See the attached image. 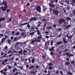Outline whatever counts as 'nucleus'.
Listing matches in <instances>:
<instances>
[{"label":"nucleus","instance_id":"obj_1","mask_svg":"<svg viewBox=\"0 0 75 75\" xmlns=\"http://www.w3.org/2000/svg\"><path fill=\"white\" fill-rule=\"evenodd\" d=\"M2 4L4 6V7L1 6V8L4 12H5L6 10L8 8V6L7 5L8 3L7 1H4L2 2Z\"/></svg>","mask_w":75,"mask_h":75},{"label":"nucleus","instance_id":"obj_2","mask_svg":"<svg viewBox=\"0 0 75 75\" xmlns=\"http://www.w3.org/2000/svg\"><path fill=\"white\" fill-rule=\"evenodd\" d=\"M35 40H32L31 42V43L32 44H33L34 43V42H40V39H38V38H35Z\"/></svg>","mask_w":75,"mask_h":75},{"label":"nucleus","instance_id":"obj_3","mask_svg":"<svg viewBox=\"0 0 75 75\" xmlns=\"http://www.w3.org/2000/svg\"><path fill=\"white\" fill-rule=\"evenodd\" d=\"M7 38H8V36H7V35H5V38H3L1 40V43L3 44V43L4 42L5 40H6L7 39Z\"/></svg>","mask_w":75,"mask_h":75},{"label":"nucleus","instance_id":"obj_4","mask_svg":"<svg viewBox=\"0 0 75 75\" xmlns=\"http://www.w3.org/2000/svg\"><path fill=\"white\" fill-rule=\"evenodd\" d=\"M64 22L65 19L63 18L60 19L59 20V23L61 24H62V23H64Z\"/></svg>","mask_w":75,"mask_h":75},{"label":"nucleus","instance_id":"obj_5","mask_svg":"<svg viewBox=\"0 0 75 75\" xmlns=\"http://www.w3.org/2000/svg\"><path fill=\"white\" fill-rule=\"evenodd\" d=\"M53 13L55 14H56V15H58V13H59V12H58V11L57 10H55L54 9H53Z\"/></svg>","mask_w":75,"mask_h":75},{"label":"nucleus","instance_id":"obj_6","mask_svg":"<svg viewBox=\"0 0 75 75\" xmlns=\"http://www.w3.org/2000/svg\"><path fill=\"white\" fill-rule=\"evenodd\" d=\"M36 10L38 11H39V12L41 11V7L40 6H38L36 7Z\"/></svg>","mask_w":75,"mask_h":75},{"label":"nucleus","instance_id":"obj_7","mask_svg":"<svg viewBox=\"0 0 75 75\" xmlns=\"http://www.w3.org/2000/svg\"><path fill=\"white\" fill-rule=\"evenodd\" d=\"M33 20L36 21V20H37V18L36 17H33L30 19V21H33Z\"/></svg>","mask_w":75,"mask_h":75},{"label":"nucleus","instance_id":"obj_8","mask_svg":"<svg viewBox=\"0 0 75 75\" xmlns=\"http://www.w3.org/2000/svg\"><path fill=\"white\" fill-rule=\"evenodd\" d=\"M35 26H34V25H33L32 26V27L31 29H30V30H31V31H33H33L34 30H35Z\"/></svg>","mask_w":75,"mask_h":75},{"label":"nucleus","instance_id":"obj_9","mask_svg":"<svg viewBox=\"0 0 75 75\" xmlns=\"http://www.w3.org/2000/svg\"><path fill=\"white\" fill-rule=\"evenodd\" d=\"M71 27H72V25H69L65 27V29H68V28H70Z\"/></svg>","mask_w":75,"mask_h":75},{"label":"nucleus","instance_id":"obj_10","mask_svg":"<svg viewBox=\"0 0 75 75\" xmlns=\"http://www.w3.org/2000/svg\"><path fill=\"white\" fill-rule=\"evenodd\" d=\"M49 5L50 6V7H51L54 8L55 7L54 5L53 4H52V3H50L49 4Z\"/></svg>","mask_w":75,"mask_h":75},{"label":"nucleus","instance_id":"obj_11","mask_svg":"<svg viewBox=\"0 0 75 75\" xmlns=\"http://www.w3.org/2000/svg\"><path fill=\"white\" fill-rule=\"evenodd\" d=\"M6 20V18H0V21H5Z\"/></svg>","mask_w":75,"mask_h":75},{"label":"nucleus","instance_id":"obj_12","mask_svg":"<svg viewBox=\"0 0 75 75\" xmlns=\"http://www.w3.org/2000/svg\"><path fill=\"white\" fill-rule=\"evenodd\" d=\"M38 25L37 26V27H38L40 26V24H42V23L40 21L38 22Z\"/></svg>","mask_w":75,"mask_h":75},{"label":"nucleus","instance_id":"obj_13","mask_svg":"<svg viewBox=\"0 0 75 75\" xmlns=\"http://www.w3.org/2000/svg\"><path fill=\"white\" fill-rule=\"evenodd\" d=\"M54 48H55V47H52V48L50 49V51H54Z\"/></svg>","mask_w":75,"mask_h":75},{"label":"nucleus","instance_id":"obj_14","mask_svg":"<svg viewBox=\"0 0 75 75\" xmlns=\"http://www.w3.org/2000/svg\"><path fill=\"white\" fill-rule=\"evenodd\" d=\"M30 23V22H29L27 23H25L23 24H21L20 25H21V26L22 25H26L27 24H29V23Z\"/></svg>","mask_w":75,"mask_h":75},{"label":"nucleus","instance_id":"obj_15","mask_svg":"<svg viewBox=\"0 0 75 75\" xmlns=\"http://www.w3.org/2000/svg\"><path fill=\"white\" fill-rule=\"evenodd\" d=\"M34 33H35V32H33L32 33H29V35H31V37H32L34 35Z\"/></svg>","mask_w":75,"mask_h":75},{"label":"nucleus","instance_id":"obj_16","mask_svg":"<svg viewBox=\"0 0 75 75\" xmlns=\"http://www.w3.org/2000/svg\"><path fill=\"white\" fill-rule=\"evenodd\" d=\"M68 24V23L67 22H64V26H67V24Z\"/></svg>","mask_w":75,"mask_h":75},{"label":"nucleus","instance_id":"obj_17","mask_svg":"<svg viewBox=\"0 0 75 75\" xmlns=\"http://www.w3.org/2000/svg\"><path fill=\"white\" fill-rule=\"evenodd\" d=\"M41 31L40 30H38L37 31V34L38 35H40L41 34Z\"/></svg>","mask_w":75,"mask_h":75},{"label":"nucleus","instance_id":"obj_18","mask_svg":"<svg viewBox=\"0 0 75 75\" xmlns=\"http://www.w3.org/2000/svg\"><path fill=\"white\" fill-rule=\"evenodd\" d=\"M7 42L8 44H10L11 42V40L10 39H8L7 40Z\"/></svg>","mask_w":75,"mask_h":75},{"label":"nucleus","instance_id":"obj_19","mask_svg":"<svg viewBox=\"0 0 75 75\" xmlns=\"http://www.w3.org/2000/svg\"><path fill=\"white\" fill-rule=\"evenodd\" d=\"M67 20H68V21H69L71 20V19L69 17H67Z\"/></svg>","mask_w":75,"mask_h":75},{"label":"nucleus","instance_id":"obj_20","mask_svg":"<svg viewBox=\"0 0 75 75\" xmlns=\"http://www.w3.org/2000/svg\"><path fill=\"white\" fill-rule=\"evenodd\" d=\"M66 10H67V8L66 7L63 8V10L64 11L65 13H66Z\"/></svg>","mask_w":75,"mask_h":75},{"label":"nucleus","instance_id":"obj_21","mask_svg":"<svg viewBox=\"0 0 75 75\" xmlns=\"http://www.w3.org/2000/svg\"><path fill=\"white\" fill-rule=\"evenodd\" d=\"M65 64H66V65H69V64H70V63H69V62H67L65 63Z\"/></svg>","mask_w":75,"mask_h":75},{"label":"nucleus","instance_id":"obj_22","mask_svg":"<svg viewBox=\"0 0 75 75\" xmlns=\"http://www.w3.org/2000/svg\"><path fill=\"white\" fill-rule=\"evenodd\" d=\"M35 68V67L34 66H30L29 67V69H31V68Z\"/></svg>","mask_w":75,"mask_h":75},{"label":"nucleus","instance_id":"obj_23","mask_svg":"<svg viewBox=\"0 0 75 75\" xmlns=\"http://www.w3.org/2000/svg\"><path fill=\"white\" fill-rule=\"evenodd\" d=\"M11 18H9V20L7 21V22H8V23H10L11 22Z\"/></svg>","mask_w":75,"mask_h":75},{"label":"nucleus","instance_id":"obj_24","mask_svg":"<svg viewBox=\"0 0 75 75\" xmlns=\"http://www.w3.org/2000/svg\"><path fill=\"white\" fill-rule=\"evenodd\" d=\"M74 11L73 12V15L74 16H75V8L74 9Z\"/></svg>","mask_w":75,"mask_h":75},{"label":"nucleus","instance_id":"obj_25","mask_svg":"<svg viewBox=\"0 0 75 75\" xmlns=\"http://www.w3.org/2000/svg\"><path fill=\"white\" fill-rule=\"evenodd\" d=\"M16 40H17V37L14 38L13 40V41H16Z\"/></svg>","mask_w":75,"mask_h":75},{"label":"nucleus","instance_id":"obj_26","mask_svg":"<svg viewBox=\"0 0 75 75\" xmlns=\"http://www.w3.org/2000/svg\"><path fill=\"white\" fill-rule=\"evenodd\" d=\"M74 35H72L71 36V35H69V37H69V40H70V39H71V38H72V37H73V36Z\"/></svg>","mask_w":75,"mask_h":75},{"label":"nucleus","instance_id":"obj_27","mask_svg":"<svg viewBox=\"0 0 75 75\" xmlns=\"http://www.w3.org/2000/svg\"><path fill=\"white\" fill-rule=\"evenodd\" d=\"M35 61V59L33 58L32 59V63H34Z\"/></svg>","mask_w":75,"mask_h":75},{"label":"nucleus","instance_id":"obj_28","mask_svg":"<svg viewBox=\"0 0 75 75\" xmlns=\"http://www.w3.org/2000/svg\"><path fill=\"white\" fill-rule=\"evenodd\" d=\"M69 8H70L69 6H67L66 7V9L68 10H69Z\"/></svg>","mask_w":75,"mask_h":75},{"label":"nucleus","instance_id":"obj_29","mask_svg":"<svg viewBox=\"0 0 75 75\" xmlns=\"http://www.w3.org/2000/svg\"><path fill=\"white\" fill-rule=\"evenodd\" d=\"M18 44H19V42H18L17 43H16V45H15V48H16V47H17V45H18Z\"/></svg>","mask_w":75,"mask_h":75},{"label":"nucleus","instance_id":"obj_30","mask_svg":"<svg viewBox=\"0 0 75 75\" xmlns=\"http://www.w3.org/2000/svg\"><path fill=\"white\" fill-rule=\"evenodd\" d=\"M4 72V71H3V69L1 70L0 71V72H1V74H3Z\"/></svg>","mask_w":75,"mask_h":75},{"label":"nucleus","instance_id":"obj_31","mask_svg":"<svg viewBox=\"0 0 75 75\" xmlns=\"http://www.w3.org/2000/svg\"><path fill=\"white\" fill-rule=\"evenodd\" d=\"M0 36H1V37H0V38H1L3 36V34L2 33L0 34Z\"/></svg>","mask_w":75,"mask_h":75},{"label":"nucleus","instance_id":"obj_32","mask_svg":"<svg viewBox=\"0 0 75 75\" xmlns=\"http://www.w3.org/2000/svg\"><path fill=\"white\" fill-rule=\"evenodd\" d=\"M23 50H21V51H19V54H22L23 53V52L22 51Z\"/></svg>","mask_w":75,"mask_h":75},{"label":"nucleus","instance_id":"obj_33","mask_svg":"<svg viewBox=\"0 0 75 75\" xmlns=\"http://www.w3.org/2000/svg\"><path fill=\"white\" fill-rule=\"evenodd\" d=\"M19 35V32H17L15 34V35Z\"/></svg>","mask_w":75,"mask_h":75},{"label":"nucleus","instance_id":"obj_34","mask_svg":"<svg viewBox=\"0 0 75 75\" xmlns=\"http://www.w3.org/2000/svg\"><path fill=\"white\" fill-rule=\"evenodd\" d=\"M52 65H53L52 63H50L49 64V66H52Z\"/></svg>","mask_w":75,"mask_h":75},{"label":"nucleus","instance_id":"obj_35","mask_svg":"<svg viewBox=\"0 0 75 75\" xmlns=\"http://www.w3.org/2000/svg\"><path fill=\"white\" fill-rule=\"evenodd\" d=\"M9 11H10V9H8L6 11V12L8 13H9Z\"/></svg>","mask_w":75,"mask_h":75},{"label":"nucleus","instance_id":"obj_36","mask_svg":"<svg viewBox=\"0 0 75 75\" xmlns=\"http://www.w3.org/2000/svg\"><path fill=\"white\" fill-rule=\"evenodd\" d=\"M1 56H3V55H4V52H1Z\"/></svg>","mask_w":75,"mask_h":75},{"label":"nucleus","instance_id":"obj_37","mask_svg":"<svg viewBox=\"0 0 75 75\" xmlns=\"http://www.w3.org/2000/svg\"><path fill=\"white\" fill-rule=\"evenodd\" d=\"M11 50H9L8 52V54H10V53H11Z\"/></svg>","mask_w":75,"mask_h":75},{"label":"nucleus","instance_id":"obj_38","mask_svg":"<svg viewBox=\"0 0 75 75\" xmlns=\"http://www.w3.org/2000/svg\"><path fill=\"white\" fill-rule=\"evenodd\" d=\"M48 29H51L52 28L51 26H49L47 28Z\"/></svg>","mask_w":75,"mask_h":75},{"label":"nucleus","instance_id":"obj_39","mask_svg":"<svg viewBox=\"0 0 75 75\" xmlns=\"http://www.w3.org/2000/svg\"><path fill=\"white\" fill-rule=\"evenodd\" d=\"M49 68L50 69H51V70H52V67H49Z\"/></svg>","mask_w":75,"mask_h":75},{"label":"nucleus","instance_id":"obj_40","mask_svg":"<svg viewBox=\"0 0 75 75\" xmlns=\"http://www.w3.org/2000/svg\"><path fill=\"white\" fill-rule=\"evenodd\" d=\"M4 71H5V72H6L7 71V69L6 68H5L4 69Z\"/></svg>","mask_w":75,"mask_h":75},{"label":"nucleus","instance_id":"obj_41","mask_svg":"<svg viewBox=\"0 0 75 75\" xmlns=\"http://www.w3.org/2000/svg\"><path fill=\"white\" fill-rule=\"evenodd\" d=\"M51 45H53V40H52L51 41Z\"/></svg>","mask_w":75,"mask_h":75},{"label":"nucleus","instance_id":"obj_42","mask_svg":"<svg viewBox=\"0 0 75 75\" xmlns=\"http://www.w3.org/2000/svg\"><path fill=\"white\" fill-rule=\"evenodd\" d=\"M63 38V41H65L66 40L65 37H64Z\"/></svg>","mask_w":75,"mask_h":75},{"label":"nucleus","instance_id":"obj_43","mask_svg":"<svg viewBox=\"0 0 75 75\" xmlns=\"http://www.w3.org/2000/svg\"><path fill=\"white\" fill-rule=\"evenodd\" d=\"M4 61L5 62H7V61H8L7 60V59H5Z\"/></svg>","mask_w":75,"mask_h":75},{"label":"nucleus","instance_id":"obj_44","mask_svg":"<svg viewBox=\"0 0 75 75\" xmlns=\"http://www.w3.org/2000/svg\"><path fill=\"white\" fill-rule=\"evenodd\" d=\"M66 55H70V54L69 53H67L66 54Z\"/></svg>","mask_w":75,"mask_h":75},{"label":"nucleus","instance_id":"obj_45","mask_svg":"<svg viewBox=\"0 0 75 75\" xmlns=\"http://www.w3.org/2000/svg\"><path fill=\"white\" fill-rule=\"evenodd\" d=\"M2 74H4V75H6V73L4 71Z\"/></svg>","mask_w":75,"mask_h":75},{"label":"nucleus","instance_id":"obj_46","mask_svg":"<svg viewBox=\"0 0 75 75\" xmlns=\"http://www.w3.org/2000/svg\"><path fill=\"white\" fill-rule=\"evenodd\" d=\"M13 39H14V37H11V40H13Z\"/></svg>","mask_w":75,"mask_h":75},{"label":"nucleus","instance_id":"obj_47","mask_svg":"<svg viewBox=\"0 0 75 75\" xmlns=\"http://www.w3.org/2000/svg\"><path fill=\"white\" fill-rule=\"evenodd\" d=\"M53 27L54 28H56V27H57V25H53Z\"/></svg>","mask_w":75,"mask_h":75},{"label":"nucleus","instance_id":"obj_48","mask_svg":"<svg viewBox=\"0 0 75 75\" xmlns=\"http://www.w3.org/2000/svg\"><path fill=\"white\" fill-rule=\"evenodd\" d=\"M68 74H69V75H72V73L70 72H68Z\"/></svg>","mask_w":75,"mask_h":75},{"label":"nucleus","instance_id":"obj_49","mask_svg":"<svg viewBox=\"0 0 75 75\" xmlns=\"http://www.w3.org/2000/svg\"><path fill=\"white\" fill-rule=\"evenodd\" d=\"M45 38H46L47 39H48L49 38V36H45Z\"/></svg>","mask_w":75,"mask_h":75},{"label":"nucleus","instance_id":"obj_50","mask_svg":"<svg viewBox=\"0 0 75 75\" xmlns=\"http://www.w3.org/2000/svg\"><path fill=\"white\" fill-rule=\"evenodd\" d=\"M72 1H71V2H73V3H75V0H71Z\"/></svg>","mask_w":75,"mask_h":75},{"label":"nucleus","instance_id":"obj_51","mask_svg":"<svg viewBox=\"0 0 75 75\" xmlns=\"http://www.w3.org/2000/svg\"><path fill=\"white\" fill-rule=\"evenodd\" d=\"M14 33H15V32L14 31H12V34L13 35V34H14Z\"/></svg>","mask_w":75,"mask_h":75},{"label":"nucleus","instance_id":"obj_52","mask_svg":"<svg viewBox=\"0 0 75 75\" xmlns=\"http://www.w3.org/2000/svg\"><path fill=\"white\" fill-rule=\"evenodd\" d=\"M5 49H6V50H7V48H8V47H7V46H6L5 47Z\"/></svg>","mask_w":75,"mask_h":75},{"label":"nucleus","instance_id":"obj_53","mask_svg":"<svg viewBox=\"0 0 75 75\" xmlns=\"http://www.w3.org/2000/svg\"><path fill=\"white\" fill-rule=\"evenodd\" d=\"M66 60L67 61H69V59H68V57L66 58Z\"/></svg>","mask_w":75,"mask_h":75},{"label":"nucleus","instance_id":"obj_54","mask_svg":"<svg viewBox=\"0 0 75 75\" xmlns=\"http://www.w3.org/2000/svg\"><path fill=\"white\" fill-rule=\"evenodd\" d=\"M18 72H16V73L14 74V75H18Z\"/></svg>","mask_w":75,"mask_h":75},{"label":"nucleus","instance_id":"obj_55","mask_svg":"<svg viewBox=\"0 0 75 75\" xmlns=\"http://www.w3.org/2000/svg\"><path fill=\"white\" fill-rule=\"evenodd\" d=\"M30 73H31V74H34L35 73V72L33 71H32L30 72Z\"/></svg>","mask_w":75,"mask_h":75},{"label":"nucleus","instance_id":"obj_56","mask_svg":"<svg viewBox=\"0 0 75 75\" xmlns=\"http://www.w3.org/2000/svg\"><path fill=\"white\" fill-rule=\"evenodd\" d=\"M21 35L22 36H24V35H25V34H24V33H22Z\"/></svg>","mask_w":75,"mask_h":75},{"label":"nucleus","instance_id":"obj_57","mask_svg":"<svg viewBox=\"0 0 75 75\" xmlns=\"http://www.w3.org/2000/svg\"><path fill=\"white\" fill-rule=\"evenodd\" d=\"M28 59V60H29V63H31V60H30V59Z\"/></svg>","mask_w":75,"mask_h":75},{"label":"nucleus","instance_id":"obj_58","mask_svg":"<svg viewBox=\"0 0 75 75\" xmlns=\"http://www.w3.org/2000/svg\"><path fill=\"white\" fill-rule=\"evenodd\" d=\"M71 4L72 6H74L75 5V4H74V3H71Z\"/></svg>","mask_w":75,"mask_h":75},{"label":"nucleus","instance_id":"obj_59","mask_svg":"<svg viewBox=\"0 0 75 75\" xmlns=\"http://www.w3.org/2000/svg\"><path fill=\"white\" fill-rule=\"evenodd\" d=\"M70 57H73V56H74V54H70Z\"/></svg>","mask_w":75,"mask_h":75},{"label":"nucleus","instance_id":"obj_60","mask_svg":"<svg viewBox=\"0 0 75 75\" xmlns=\"http://www.w3.org/2000/svg\"><path fill=\"white\" fill-rule=\"evenodd\" d=\"M28 67H29V66L27 64L26 65V68H28Z\"/></svg>","mask_w":75,"mask_h":75},{"label":"nucleus","instance_id":"obj_61","mask_svg":"<svg viewBox=\"0 0 75 75\" xmlns=\"http://www.w3.org/2000/svg\"><path fill=\"white\" fill-rule=\"evenodd\" d=\"M60 73H61V74H62V75H63V72H62V71H60Z\"/></svg>","mask_w":75,"mask_h":75},{"label":"nucleus","instance_id":"obj_62","mask_svg":"<svg viewBox=\"0 0 75 75\" xmlns=\"http://www.w3.org/2000/svg\"><path fill=\"white\" fill-rule=\"evenodd\" d=\"M27 27H30V25H29V24H28L27 25Z\"/></svg>","mask_w":75,"mask_h":75},{"label":"nucleus","instance_id":"obj_63","mask_svg":"<svg viewBox=\"0 0 75 75\" xmlns=\"http://www.w3.org/2000/svg\"><path fill=\"white\" fill-rule=\"evenodd\" d=\"M54 0H52L51 1V3H54Z\"/></svg>","mask_w":75,"mask_h":75},{"label":"nucleus","instance_id":"obj_64","mask_svg":"<svg viewBox=\"0 0 75 75\" xmlns=\"http://www.w3.org/2000/svg\"><path fill=\"white\" fill-rule=\"evenodd\" d=\"M45 34H48V33H49L48 32L46 31L45 32Z\"/></svg>","mask_w":75,"mask_h":75}]
</instances>
